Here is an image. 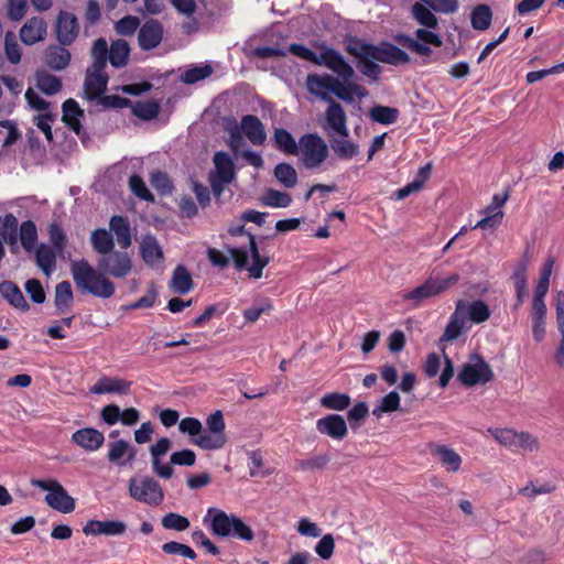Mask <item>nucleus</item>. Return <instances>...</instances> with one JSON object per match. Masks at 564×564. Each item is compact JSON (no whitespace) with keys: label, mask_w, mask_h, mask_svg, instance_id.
<instances>
[{"label":"nucleus","mask_w":564,"mask_h":564,"mask_svg":"<svg viewBox=\"0 0 564 564\" xmlns=\"http://www.w3.org/2000/svg\"><path fill=\"white\" fill-rule=\"evenodd\" d=\"M62 88V82L58 77L37 72V89L46 95H54Z\"/></svg>","instance_id":"50"},{"label":"nucleus","mask_w":564,"mask_h":564,"mask_svg":"<svg viewBox=\"0 0 564 564\" xmlns=\"http://www.w3.org/2000/svg\"><path fill=\"white\" fill-rule=\"evenodd\" d=\"M108 80V75L90 74V69H88L84 83L86 98L88 100L98 99L107 89Z\"/></svg>","instance_id":"29"},{"label":"nucleus","mask_w":564,"mask_h":564,"mask_svg":"<svg viewBox=\"0 0 564 564\" xmlns=\"http://www.w3.org/2000/svg\"><path fill=\"white\" fill-rule=\"evenodd\" d=\"M350 401L347 393L332 392L322 397L321 405L328 410L343 411L349 406Z\"/></svg>","instance_id":"43"},{"label":"nucleus","mask_w":564,"mask_h":564,"mask_svg":"<svg viewBox=\"0 0 564 564\" xmlns=\"http://www.w3.org/2000/svg\"><path fill=\"white\" fill-rule=\"evenodd\" d=\"M131 382L120 378H110L102 376L97 382L90 388V392L94 394H106V393H118L128 394L131 390Z\"/></svg>","instance_id":"22"},{"label":"nucleus","mask_w":564,"mask_h":564,"mask_svg":"<svg viewBox=\"0 0 564 564\" xmlns=\"http://www.w3.org/2000/svg\"><path fill=\"white\" fill-rule=\"evenodd\" d=\"M213 74V67L208 64L204 65V66H194L189 69H187L183 75H182V80L185 83V84H195L199 80H203L207 77H209L210 75Z\"/></svg>","instance_id":"57"},{"label":"nucleus","mask_w":564,"mask_h":564,"mask_svg":"<svg viewBox=\"0 0 564 564\" xmlns=\"http://www.w3.org/2000/svg\"><path fill=\"white\" fill-rule=\"evenodd\" d=\"M248 238L249 249L252 258V263L250 267H248V252L243 248H228V252L230 253V257L232 258L234 264L237 270L240 271L247 269L251 278L260 279L262 276L263 269L270 262V258L268 256L260 254L256 237L252 234H248Z\"/></svg>","instance_id":"6"},{"label":"nucleus","mask_w":564,"mask_h":564,"mask_svg":"<svg viewBox=\"0 0 564 564\" xmlns=\"http://www.w3.org/2000/svg\"><path fill=\"white\" fill-rule=\"evenodd\" d=\"M37 488L47 491L44 500L52 509L62 513H70L75 510V499L67 494L57 480L37 479Z\"/></svg>","instance_id":"9"},{"label":"nucleus","mask_w":564,"mask_h":564,"mask_svg":"<svg viewBox=\"0 0 564 564\" xmlns=\"http://www.w3.org/2000/svg\"><path fill=\"white\" fill-rule=\"evenodd\" d=\"M412 18L423 28L436 29L438 26V19L432 12V9L421 2H415L411 7Z\"/></svg>","instance_id":"33"},{"label":"nucleus","mask_w":564,"mask_h":564,"mask_svg":"<svg viewBox=\"0 0 564 564\" xmlns=\"http://www.w3.org/2000/svg\"><path fill=\"white\" fill-rule=\"evenodd\" d=\"M286 52L317 66L326 67L344 80L352 79L355 76L352 66L345 59L340 52L333 47L324 46L322 52L316 54L303 44L293 43L288 47Z\"/></svg>","instance_id":"3"},{"label":"nucleus","mask_w":564,"mask_h":564,"mask_svg":"<svg viewBox=\"0 0 564 564\" xmlns=\"http://www.w3.org/2000/svg\"><path fill=\"white\" fill-rule=\"evenodd\" d=\"M151 185L162 196H169L173 193L174 185L167 173L155 171L151 174Z\"/></svg>","instance_id":"48"},{"label":"nucleus","mask_w":564,"mask_h":564,"mask_svg":"<svg viewBox=\"0 0 564 564\" xmlns=\"http://www.w3.org/2000/svg\"><path fill=\"white\" fill-rule=\"evenodd\" d=\"M463 311L464 302L459 300L456 303L455 312L451 315L440 341H453L460 336L464 329Z\"/></svg>","instance_id":"25"},{"label":"nucleus","mask_w":564,"mask_h":564,"mask_svg":"<svg viewBox=\"0 0 564 564\" xmlns=\"http://www.w3.org/2000/svg\"><path fill=\"white\" fill-rule=\"evenodd\" d=\"M291 203L292 197L290 194L273 188L268 189L261 198V204L263 206L274 208H285L290 206Z\"/></svg>","instance_id":"44"},{"label":"nucleus","mask_w":564,"mask_h":564,"mask_svg":"<svg viewBox=\"0 0 564 564\" xmlns=\"http://www.w3.org/2000/svg\"><path fill=\"white\" fill-rule=\"evenodd\" d=\"M129 187L130 191L140 199L149 203L154 202V195L149 191L140 175L133 174L129 177Z\"/></svg>","instance_id":"52"},{"label":"nucleus","mask_w":564,"mask_h":564,"mask_svg":"<svg viewBox=\"0 0 564 564\" xmlns=\"http://www.w3.org/2000/svg\"><path fill=\"white\" fill-rule=\"evenodd\" d=\"M110 230L113 231L119 246L127 249L131 246L132 238L130 231V224L127 218L122 216H112L109 221Z\"/></svg>","instance_id":"32"},{"label":"nucleus","mask_w":564,"mask_h":564,"mask_svg":"<svg viewBox=\"0 0 564 564\" xmlns=\"http://www.w3.org/2000/svg\"><path fill=\"white\" fill-rule=\"evenodd\" d=\"M0 235L10 245L18 241V219L12 214L0 217Z\"/></svg>","instance_id":"45"},{"label":"nucleus","mask_w":564,"mask_h":564,"mask_svg":"<svg viewBox=\"0 0 564 564\" xmlns=\"http://www.w3.org/2000/svg\"><path fill=\"white\" fill-rule=\"evenodd\" d=\"M109 451L107 454V458L110 463H115L119 466H123L124 463L121 462V458L126 456L129 452V443L124 440H118L116 442H110L108 444Z\"/></svg>","instance_id":"55"},{"label":"nucleus","mask_w":564,"mask_h":564,"mask_svg":"<svg viewBox=\"0 0 564 564\" xmlns=\"http://www.w3.org/2000/svg\"><path fill=\"white\" fill-rule=\"evenodd\" d=\"M72 442L86 451L95 452L102 446L105 436L97 429L84 427L73 433Z\"/></svg>","instance_id":"21"},{"label":"nucleus","mask_w":564,"mask_h":564,"mask_svg":"<svg viewBox=\"0 0 564 564\" xmlns=\"http://www.w3.org/2000/svg\"><path fill=\"white\" fill-rule=\"evenodd\" d=\"M394 41L420 56L430 57L433 53L432 48L429 46L430 44H422L404 33L394 35Z\"/></svg>","instance_id":"42"},{"label":"nucleus","mask_w":564,"mask_h":564,"mask_svg":"<svg viewBox=\"0 0 564 564\" xmlns=\"http://www.w3.org/2000/svg\"><path fill=\"white\" fill-rule=\"evenodd\" d=\"M43 61L50 68L62 70L68 66L70 53L63 46L51 45L44 52Z\"/></svg>","instance_id":"26"},{"label":"nucleus","mask_w":564,"mask_h":564,"mask_svg":"<svg viewBox=\"0 0 564 564\" xmlns=\"http://www.w3.org/2000/svg\"><path fill=\"white\" fill-rule=\"evenodd\" d=\"M132 107V113L145 121L153 120L159 116L160 104L151 99L147 101H137Z\"/></svg>","instance_id":"41"},{"label":"nucleus","mask_w":564,"mask_h":564,"mask_svg":"<svg viewBox=\"0 0 564 564\" xmlns=\"http://www.w3.org/2000/svg\"><path fill=\"white\" fill-rule=\"evenodd\" d=\"M430 451L448 473H456L459 470L462 457L457 452L446 445L440 444H431Z\"/></svg>","instance_id":"23"},{"label":"nucleus","mask_w":564,"mask_h":564,"mask_svg":"<svg viewBox=\"0 0 564 564\" xmlns=\"http://www.w3.org/2000/svg\"><path fill=\"white\" fill-rule=\"evenodd\" d=\"M93 249L101 256L109 253L115 248L113 237L104 228L95 229L90 237Z\"/></svg>","instance_id":"36"},{"label":"nucleus","mask_w":564,"mask_h":564,"mask_svg":"<svg viewBox=\"0 0 564 564\" xmlns=\"http://www.w3.org/2000/svg\"><path fill=\"white\" fill-rule=\"evenodd\" d=\"M194 288L192 275L186 267L178 264L170 281V289L177 294H187Z\"/></svg>","instance_id":"28"},{"label":"nucleus","mask_w":564,"mask_h":564,"mask_svg":"<svg viewBox=\"0 0 564 564\" xmlns=\"http://www.w3.org/2000/svg\"><path fill=\"white\" fill-rule=\"evenodd\" d=\"M335 549V541L332 534H325L317 542L315 546V552L323 560H328L332 557Z\"/></svg>","instance_id":"64"},{"label":"nucleus","mask_w":564,"mask_h":564,"mask_svg":"<svg viewBox=\"0 0 564 564\" xmlns=\"http://www.w3.org/2000/svg\"><path fill=\"white\" fill-rule=\"evenodd\" d=\"M239 129L253 145H263L267 140L265 128L262 121L254 115H246L241 118Z\"/></svg>","instance_id":"20"},{"label":"nucleus","mask_w":564,"mask_h":564,"mask_svg":"<svg viewBox=\"0 0 564 564\" xmlns=\"http://www.w3.org/2000/svg\"><path fill=\"white\" fill-rule=\"evenodd\" d=\"M316 430L333 440L341 441L347 434V424L343 416L338 414H328L316 422Z\"/></svg>","instance_id":"18"},{"label":"nucleus","mask_w":564,"mask_h":564,"mask_svg":"<svg viewBox=\"0 0 564 564\" xmlns=\"http://www.w3.org/2000/svg\"><path fill=\"white\" fill-rule=\"evenodd\" d=\"M364 53L366 56L377 59V62L393 66L411 62L410 55L406 52L387 41L381 42L379 45L369 43V46L364 47Z\"/></svg>","instance_id":"11"},{"label":"nucleus","mask_w":564,"mask_h":564,"mask_svg":"<svg viewBox=\"0 0 564 564\" xmlns=\"http://www.w3.org/2000/svg\"><path fill=\"white\" fill-rule=\"evenodd\" d=\"M329 462L330 457L324 454L302 459L297 463V466L301 470H315L325 468Z\"/></svg>","instance_id":"63"},{"label":"nucleus","mask_w":564,"mask_h":564,"mask_svg":"<svg viewBox=\"0 0 564 564\" xmlns=\"http://www.w3.org/2000/svg\"><path fill=\"white\" fill-rule=\"evenodd\" d=\"M19 238L26 251L35 250V223L24 221L20 227Z\"/></svg>","instance_id":"56"},{"label":"nucleus","mask_w":564,"mask_h":564,"mask_svg":"<svg viewBox=\"0 0 564 564\" xmlns=\"http://www.w3.org/2000/svg\"><path fill=\"white\" fill-rule=\"evenodd\" d=\"M365 46H369V43L357 36H349L345 42V51L358 59V68L361 74L377 82L382 69L380 65L376 63L377 59L365 55Z\"/></svg>","instance_id":"10"},{"label":"nucleus","mask_w":564,"mask_h":564,"mask_svg":"<svg viewBox=\"0 0 564 564\" xmlns=\"http://www.w3.org/2000/svg\"><path fill=\"white\" fill-rule=\"evenodd\" d=\"M55 32L61 45H70L79 32L77 18L73 13L61 11L57 15Z\"/></svg>","instance_id":"14"},{"label":"nucleus","mask_w":564,"mask_h":564,"mask_svg":"<svg viewBox=\"0 0 564 564\" xmlns=\"http://www.w3.org/2000/svg\"><path fill=\"white\" fill-rule=\"evenodd\" d=\"M214 164L217 172L215 177L221 178L223 182H232L235 180V163L228 153L223 151L216 152L214 155Z\"/></svg>","instance_id":"31"},{"label":"nucleus","mask_w":564,"mask_h":564,"mask_svg":"<svg viewBox=\"0 0 564 564\" xmlns=\"http://www.w3.org/2000/svg\"><path fill=\"white\" fill-rule=\"evenodd\" d=\"M63 122L72 130L83 142L88 139L84 130L80 118L84 117V110L79 107L78 102L72 98L63 102Z\"/></svg>","instance_id":"15"},{"label":"nucleus","mask_w":564,"mask_h":564,"mask_svg":"<svg viewBox=\"0 0 564 564\" xmlns=\"http://www.w3.org/2000/svg\"><path fill=\"white\" fill-rule=\"evenodd\" d=\"M300 153L303 165L314 170L326 161L329 149L326 141L317 133H305L300 138Z\"/></svg>","instance_id":"8"},{"label":"nucleus","mask_w":564,"mask_h":564,"mask_svg":"<svg viewBox=\"0 0 564 564\" xmlns=\"http://www.w3.org/2000/svg\"><path fill=\"white\" fill-rule=\"evenodd\" d=\"M350 80H344L338 75L335 77L330 74L312 73L306 76L305 86L311 95L325 101L332 100L328 93L348 102L352 101L354 97L359 99L366 97L368 94L366 88Z\"/></svg>","instance_id":"2"},{"label":"nucleus","mask_w":564,"mask_h":564,"mask_svg":"<svg viewBox=\"0 0 564 564\" xmlns=\"http://www.w3.org/2000/svg\"><path fill=\"white\" fill-rule=\"evenodd\" d=\"M274 176L288 188H292L297 183L296 170L289 163H279L274 167Z\"/></svg>","instance_id":"46"},{"label":"nucleus","mask_w":564,"mask_h":564,"mask_svg":"<svg viewBox=\"0 0 564 564\" xmlns=\"http://www.w3.org/2000/svg\"><path fill=\"white\" fill-rule=\"evenodd\" d=\"M127 530V524L119 520H89L83 528V533L89 535H107L117 536L122 535Z\"/></svg>","instance_id":"16"},{"label":"nucleus","mask_w":564,"mask_h":564,"mask_svg":"<svg viewBox=\"0 0 564 564\" xmlns=\"http://www.w3.org/2000/svg\"><path fill=\"white\" fill-rule=\"evenodd\" d=\"M131 270L130 254L118 250L99 257L97 269L93 268L86 259L73 261L70 264V273L77 289L100 299H109L116 291L113 282L106 275L123 279Z\"/></svg>","instance_id":"1"},{"label":"nucleus","mask_w":564,"mask_h":564,"mask_svg":"<svg viewBox=\"0 0 564 564\" xmlns=\"http://www.w3.org/2000/svg\"><path fill=\"white\" fill-rule=\"evenodd\" d=\"M274 148L286 155L300 153V141L296 142L291 132L284 128H275L273 132Z\"/></svg>","instance_id":"27"},{"label":"nucleus","mask_w":564,"mask_h":564,"mask_svg":"<svg viewBox=\"0 0 564 564\" xmlns=\"http://www.w3.org/2000/svg\"><path fill=\"white\" fill-rule=\"evenodd\" d=\"M130 47L127 41L118 40L112 42L109 48V62L116 68H121L127 65Z\"/></svg>","instance_id":"38"},{"label":"nucleus","mask_w":564,"mask_h":564,"mask_svg":"<svg viewBox=\"0 0 564 564\" xmlns=\"http://www.w3.org/2000/svg\"><path fill=\"white\" fill-rule=\"evenodd\" d=\"M459 280L460 275L457 272H453L445 278L430 275L421 285L404 293L402 299L412 302L413 306L417 307L423 301L438 296L455 286Z\"/></svg>","instance_id":"4"},{"label":"nucleus","mask_w":564,"mask_h":564,"mask_svg":"<svg viewBox=\"0 0 564 564\" xmlns=\"http://www.w3.org/2000/svg\"><path fill=\"white\" fill-rule=\"evenodd\" d=\"M468 317L476 324L486 322L490 317L489 306L481 300L471 302L468 305Z\"/></svg>","instance_id":"54"},{"label":"nucleus","mask_w":564,"mask_h":564,"mask_svg":"<svg viewBox=\"0 0 564 564\" xmlns=\"http://www.w3.org/2000/svg\"><path fill=\"white\" fill-rule=\"evenodd\" d=\"M212 513H214V517L210 521V530L213 534L221 538L229 536L236 516L228 514L219 509L209 508L207 510V516H210Z\"/></svg>","instance_id":"24"},{"label":"nucleus","mask_w":564,"mask_h":564,"mask_svg":"<svg viewBox=\"0 0 564 564\" xmlns=\"http://www.w3.org/2000/svg\"><path fill=\"white\" fill-rule=\"evenodd\" d=\"M4 50L8 59L12 64H18L21 61L20 46L17 43L15 35L12 32H8L4 37Z\"/></svg>","instance_id":"61"},{"label":"nucleus","mask_w":564,"mask_h":564,"mask_svg":"<svg viewBox=\"0 0 564 564\" xmlns=\"http://www.w3.org/2000/svg\"><path fill=\"white\" fill-rule=\"evenodd\" d=\"M129 496L148 506L158 507L164 501V490L158 480L150 476H133L128 480Z\"/></svg>","instance_id":"5"},{"label":"nucleus","mask_w":564,"mask_h":564,"mask_svg":"<svg viewBox=\"0 0 564 564\" xmlns=\"http://www.w3.org/2000/svg\"><path fill=\"white\" fill-rule=\"evenodd\" d=\"M73 302L72 285L68 281L58 283L55 288V304L58 310H64L70 306Z\"/></svg>","instance_id":"51"},{"label":"nucleus","mask_w":564,"mask_h":564,"mask_svg":"<svg viewBox=\"0 0 564 564\" xmlns=\"http://www.w3.org/2000/svg\"><path fill=\"white\" fill-rule=\"evenodd\" d=\"M161 524L166 530L182 532L191 527L189 520L176 512H169L161 519Z\"/></svg>","instance_id":"49"},{"label":"nucleus","mask_w":564,"mask_h":564,"mask_svg":"<svg viewBox=\"0 0 564 564\" xmlns=\"http://www.w3.org/2000/svg\"><path fill=\"white\" fill-rule=\"evenodd\" d=\"M492 20L491 9L487 4H478L474 8L470 15L471 26L478 31L487 30Z\"/></svg>","instance_id":"39"},{"label":"nucleus","mask_w":564,"mask_h":564,"mask_svg":"<svg viewBox=\"0 0 564 564\" xmlns=\"http://www.w3.org/2000/svg\"><path fill=\"white\" fill-rule=\"evenodd\" d=\"M140 20L133 15H126L115 24V31L119 35H132L139 28Z\"/></svg>","instance_id":"59"},{"label":"nucleus","mask_w":564,"mask_h":564,"mask_svg":"<svg viewBox=\"0 0 564 564\" xmlns=\"http://www.w3.org/2000/svg\"><path fill=\"white\" fill-rule=\"evenodd\" d=\"M0 293L13 307L21 311L29 308L21 290L13 282H2L0 284Z\"/></svg>","instance_id":"34"},{"label":"nucleus","mask_w":564,"mask_h":564,"mask_svg":"<svg viewBox=\"0 0 564 564\" xmlns=\"http://www.w3.org/2000/svg\"><path fill=\"white\" fill-rule=\"evenodd\" d=\"M207 429L203 430V435L192 440V444L205 451H215L223 448L227 442L225 435V420L220 410L215 411L206 420Z\"/></svg>","instance_id":"7"},{"label":"nucleus","mask_w":564,"mask_h":564,"mask_svg":"<svg viewBox=\"0 0 564 564\" xmlns=\"http://www.w3.org/2000/svg\"><path fill=\"white\" fill-rule=\"evenodd\" d=\"M457 379L465 387H474L491 381L494 371L488 362L479 358L477 364H465L459 370Z\"/></svg>","instance_id":"12"},{"label":"nucleus","mask_w":564,"mask_h":564,"mask_svg":"<svg viewBox=\"0 0 564 564\" xmlns=\"http://www.w3.org/2000/svg\"><path fill=\"white\" fill-rule=\"evenodd\" d=\"M400 395L397 391H390L386 394L380 404L373 410V415L380 416L381 413H390L400 409Z\"/></svg>","instance_id":"53"},{"label":"nucleus","mask_w":564,"mask_h":564,"mask_svg":"<svg viewBox=\"0 0 564 564\" xmlns=\"http://www.w3.org/2000/svg\"><path fill=\"white\" fill-rule=\"evenodd\" d=\"M143 261L153 267L163 259V251L154 236H145L140 245Z\"/></svg>","instance_id":"30"},{"label":"nucleus","mask_w":564,"mask_h":564,"mask_svg":"<svg viewBox=\"0 0 564 564\" xmlns=\"http://www.w3.org/2000/svg\"><path fill=\"white\" fill-rule=\"evenodd\" d=\"M241 541L251 542L254 539L253 530L246 524L239 517H235L230 535Z\"/></svg>","instance_id":"60"},{"label":"nucleus","mask_w":564,"mask_h":564,"mask_svg":"<svg viewBox=\"0 0 564 564\" xmlns=\"http://www.w3.org/2000/svg\"><path fill=\"white\" fill-rule=\"evenodd\" d=\"M509 198V194H495L491 203L481 212L485 216L482 219L477 221L474 229H494L498 227L503 218L501 207L506 204Z\"/></svg>","instance_id":"13"},{"label":"nucleus","mask_w":564,"mask_h":564,"mask_svg":"<svg viewBox=\"0 0 564 564\" xmlns=\"http://www.w3.org/2000/svg\"><path fill=\"white\" fill-rule=\"evenodd\" d=\"M273 310V304L270 299H262L253 306L246 308L242 316L247 323H256L262 314H270Z\"/></svg>","instance_id":"47"},{"label":"nucleus","mask_w":564,"mask_h":564,"mask_svg":"<svg viewBox=\"0 0 564 564\" xmlns=\"http://www.w3.org/2000/svg\"><path fill=\"white\" fill-rule=\"evenodd\" d=\"M55 251V249L44 243H37V268H40L46 276H50L56 269Z\"/></svg>","instance_id":"37"},{"label":"nucleus","mask_w":564,"mask_h":564,"mask_svg":"<svg viewBox=\"0 0 564 564\" xmlns=\"http://www.w3.org/2000/svg\"><path fill=\"white\" fill-rule=\"evenodd\" d=\"M178 430L182 433H187L192 438L203 435V425L198 419L184 417L178 424Z\"/></svg>","instance_id":"62"},{"label":"nucleus","mask_w":564,"mask_h":564,"mask_svg":"<svg viewBox=\"0 0 564 564\" xmlns=\"http://www.w3.org/2000/svg\"><path fill=\"white\" fill-rule=\"evenodd\" d=\"M328 102L325 111L327 126L339 137L348 138L347 117L343 106L333 99Z\"/></svg>","instance_id":"19"},{"label":"nucleus","mask_w":564,"mask_h":564,"mask_svg":"<svg viewBox=\"0 0 564 564\" xmlns=\"http://www.w3.org/2000/svg\"><path fill=\"white\" fill-rule=\"evenodd\" d=\"M329 144L335 154L341 160H350L359 152L358 144L347 138L329 137Z\"/></svg>","instance_id":"35"},{"label":"nucleus","mask_w":564,"mask_h":564,"mask_svg":"<svg viewBox=\"0 0 564 564\" xmlns=\"http://www.w3.org/2000/svg\"><path fill=\"white\" fill-rule=\"evenodd\" d=\"M162 551H163V553L169 554V555L177 554V555H182L189 560H195L197 556L195 551L191 546L180 543V542H175V541H170V542L164 543L162 545Z\"/></svg>","instance_id":"58"},{"label":"nucleus","mask_w":564,"mask_h":564,"mask_svg":"<svg viewBox=\"0 0 564 564\" xmlns=\"http://www.w3.org/2000/svg\"><path fill=\"white\" fill-rule=\"evenodd\" d=\"M163 39V26L158 20H148L140 28L138 42L143 51H150L160 45Z\"/></svg>","instance_id":"17"},{"label":"nucleus","mask_w":564,"mask_h":564,"mask_svg":"<svg viewBox=\"0 0 564 564\" xmlns=\"http://www.w3.org/2000/svg\"><path fill=\"white\" fill-rule=\"evenodd\" d=\"M371 120L381 124H392L398 120L399 110L393 107L376 105L369 110Z\"/></svg>","instance_id":"40"}]
</instances>
